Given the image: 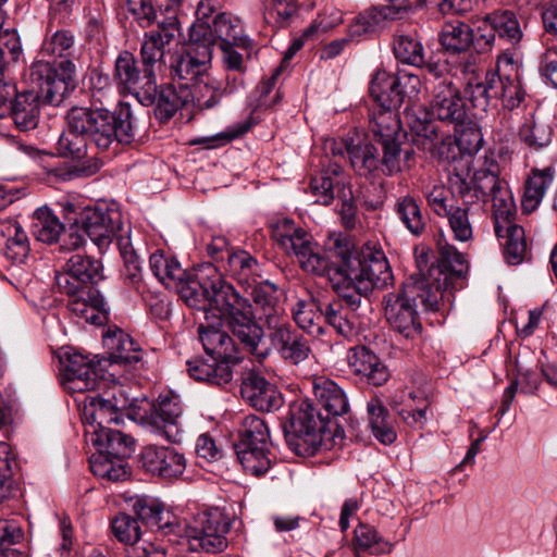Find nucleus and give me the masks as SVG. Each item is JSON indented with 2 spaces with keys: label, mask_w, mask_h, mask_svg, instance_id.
Listing matches in <instances>:
<instances>
[{
  "label": "nucleus",
  "mask_w": 557,
  "mask_h": 557,
  "mask_svg": "<svg viewBox=\"0 0 557 557\" xmlns=\"http://www.w3.org/2000/svg\"><path fill=\"white\" fill-rule=\"evenodd\" d=\"M0 246H3L4 256L17 263L24 262L30 250L25 231L13 220L0 223Z\"/></svg>",
  "instance_id": "39"
},
{
  "label": "nucleus",
  "mask_w": 557,
  "mask_h": 557,
  "mask_svg": "<svg viewBox=\"0 0 557 557\" xmlns=\"http://www.w3.org/2000/svg\"><path fill=\"white\" fill-rule=\"evenodd\" d=\"M554 181L552 166L533 168L524 180V214L535 211Z\"/></svg>",
  "instance_id": "40"
},
{
  "label": "nucleus",
  "mask_w": 557,
  "mask_h": 557,
  "mask_svg": "<svg viewBox=\"0 0 557 557\" xmlns=\"http://www.w3.org/2000/svg\"><path fill=\"white\" fill-rule=\"evenodd\" d=\"M324 306L315 299L298 300L292 312L297 325L312 336L323 334Z\"/></svg>",
  "instance_id": "46"
},
{
  "label": "nucleus",
  "mask_w": 557,
  "mask_h": 557,
  "mask_svg": "<svg viewBox=\"0 0 557 557\" xmlns=\"http://www.w3.org/2000/svg\"><path fill=\"white\" fill-rule=\"evenodd\" d=\"M149 264L154 276L166 286H177L186 276L181 263L163 251H156L149 258Z\"/></svg>",
  "instance_id": "49"
},
{
  "label": "nucleus",
  "mask_w": 557,
  "mask_h": 557,
  "mask_svg": "<svg viewBox=\"0 0 557 557\" xmlns=\"http://www.w3.org/2000/svg\"><path fill=\"white\" fill-rule=\"evenodd\" d=\"M61 363L63 384L69 391L84 393L104 384L99 363L79 352L67 354Z\"/></svg>",
  "instance_id": "21"
},
{
  "label": "nucleus",
  "mask_w": 557,
  "mask_h": 557,
  "mask_svg": "<svg viewBox=\"0 0 557 557\" xmlns=\"http://www.w3.org/2000/svg\"><path fill=\"white\" fill-rule=\"evenodd\" d=\"M250 296L259 319L265 322L268 329L284 321V309L278 300L276 285L263 281L252 288Z\"/></svg>",
  "instance_id": "34"
},
{
  "label": "nucleus",
  "mask_w": 557,
  "mask_h": 557,
  "mask_svg": "<svg viewBox=\"0 0 557 557\" xmlns=\"http://www.w3.org/2000/svg\"><path fill=\"white\" fill-rule=\"evenodd\" d=\"M103 280L99 260L73 255L55 274V284L69 297L67 308L87 323L102 325L108 321V310L103 297L95 287Z\"/></svg>",
  "instance_id": "4"
},
{
  "label": "nucleus",
  "mask_w": 557,
  "mask_h": 557,
  "mask_svg": "<svg viewBox=\"0 0 557 557\" xmlns=\"http://www.w3.org/2000/svg\"><path fill=\"white\" fill-rule=\"evenodd\" d=\"M178 24L177 16L171 14L158 21L156 29L145 33L140 47L143 66L156 72L157 66L165 63L164 57L169 46L175 39Z\"/></svg>",
  "instance_id": "22"
},
{
  "label": "nucleus",
  "mask_w": 557,
  "mask_h": 557,
  "mask_svg": "<svg viewBox=\"0 0 557 557\" xmlns=\"http://www.w3.org/2000/svg\"><path fill=\"white\" fill-rule=\"evenodd\" d=\"M67 131L58 140L62 157L83 159L87 146L109 150L131 144L137 135L136 120L128 103L121 102L114 111L103 108L74 107L66 113Z\"/></svg>",
  "instance_id": "1"
},
{
  "label": "nucleus",
  "mask_w": 557,
  "mask_h": 557,
  "mask_svg": "<svg viewBox=\"0 0 557 557\" xmlns=\"http://www.w3.org/2000/svg\"><path fill=\"white\" fill-rule=\"evenodd\" d=\"M189 41V45L175 54L170 63L172 77L184 82L181 86L187 87L202 82L208 76L212 60V50L208 46L193 39Z\"/></svg>",
  "instance_id": "19"
},
{
  "label": "nucleus",
  "mask_w": 557,
  "mask_h": 557,
  "mask_svg": "<svg viewBox=\"0 0 557 557\" xmlns=\"http://www.w3.org/2000/svg\"><path fill=\"white\" fill-rule=\"evenodd\" d=\"M462 73L469 75L465 83L463 92L472 107L486 112L491 99L500 98L504 108H519L522 100V84L520 79V62L513 50L504 51L496 63V73H486L482 78L476 74L475 58L470 55L460 64Z\"/></svg>",
  "instance_id": "5"
},
{
  "label": "nucleus",
  "mask_w": 557,
  "mask_h": 557,
  "mask_svg": "<svg viewBox=\"0 0 557 557\" xmlns=\"http://www.w3.org/2000/svg\"><path fill=\"white\" fill-rule=\"evenodd\" d=\"M86 420V436L99 453L114 459H125L132 455L135 441L131 435L111 429V423L94 422L91 419Z\"/></svg>",
  "instance_id": "25"
},
{
  "label": "nucleus",
  "mask_w": 557,
  "mask_h": 557,
  "mask_svg": "<svg viewBox=\"0 0 557 557\" xmlns=\"http://www.w3.org/2000/svg\"><path fill=\"white\" fill-rule=\"evenodd\" d=\"M310 190L317 197V202L324 206L332 203L335 197L341 202L339 215L346 228H354L357 223V206L350 183L346 180L343 169L337 163H331L310 181Z\"/></svg>",
  "instance_id": "14"
},
{
  "label": "nucleus",
  "mask_w": 557,
  "mask_h": 557,
  "mask_svg": "<svg viewBox=\"0 0 557 557\" xmlns=\"http://www.w3.org/2000/svg\"><path fill=\"white\" fill-rule=\"evenodd\" d=\"M107 357L98 360L101 370L107 367H132L141 360V348L121 329H108L102 336Z\"/></svg>",
  "instance_id": "26"
},
{
  "label": "nucleus",
  "mask_w": 557,
  "mask_h": 557,
  "mask_svg": "<svg viewBox=\"0 0 557 557\" xmlns=\"http://www.w3.org/2000/svg\"><path fill=\"white\" fill-rule=\"evenodd\" d=\"M486 22L492 25L499 38L519 42L521 38L520 23L512 11L502 10L488 13Z\"/></svg>",
  "instance_id": "58"
},
{
  "label": "nucleus",
  "mask_w": 557,
  "mask_h": 557,
  "mask_svg": "<svg viewBox=\"0 0 557 557\" xmlns=\"http://www.w3.org/2000/svg\"><path fill=\"white\" fill-rule=\"evenodd\" d=\"M75 51V37L71 30L59 29L47 34L41 45V52L45 55L62 59L53 69H58L62 61H71Z\"/></svg>",
  "instance_id": "50"
},
{
  "label": "nucleus",
  "mask_w": 557,
  "mask_h": 557,
  "mask_svg": "<svg viewBox=\"0 0 557 557\" xmlns=\"http://www.w3.org/2000/svg\"><path fill=\"white\" fill-rule=\"evenodd\" d=\"M394 210L406 226V228L416 236L421 235L426 227V220L422 214L421 208L412 196H403L397 198Z\"/></svg>",
  "instance_id": "52"
},
{
  "label": "nucleus",
  "mask_w": 557,
  "mask_h": 557,
  "mask_svg": "<svg viewBox=\"0 0 557 557\" xmlns=\"http://www.w3.org/2000/svg\"><path fill=\"white\" fill-rule=\"evenodd\" d=\"M230 528V515L224 508L213 507L197 513L185 536L191 550L215 554L227 547Z\"/></svg>",
  "instance_id": "15"
},
{
  "label": "nucleus",
  "mask_w": 557,
  "mask_h": 557,
  "mask_svg": "<svg viewBox=\"0 0 557 557\" xmlns=\"http://www.w3.org/2000/svg\"><path fill=\"white\" fill-rule=\"evenodd\" d=\"M271 446L234 447L246 473L260 476L270 470L273 458Z\"/></svg>",
  "instance_id": "48"
},
{
  "label": "nucleus",
  "mask_w": 557,
  "mask_h": 557,
  "mask_svg": "<svg viewBox=\"0 0 557 557\" xmlns=\"http://www.w3.org/2000/svg\"><path fill=\"white\" fill-rule=\"evenodd\" d=\"M394 411L412 430H422L433 417L430 400L421 393H409L401 404L393 405Z\"/></svg>",
  "instance_id": "38"
},
{
  "label": "nucleus",
  "mask_w": 557,
  "mask_h": 557,
  "mask_svg": "<svg viewBox=\"0 0 557 557\" xmlns=\"http://www.w3.org/2000/svg\"><path fill=\"white\" fill-rule=\"evenodd\" d=\"M388 14L384 8H370L359 13L350 22L347 36L351 41H361L381 28Z\"/></svg>",
  "instance_id": "47"
},
{
  "label": "nucleus",
  "mask_w": 557,
  "mask_h": 557,
  "mask_svg": "<svg viewBox=\"0 0 557 557\" xmlns=\"http://www.w3.org/2000/svg\"><path fill=\"white\" fill-rule=\"evenodd\" d=\"M182 413L183 407L177 396H160L158 404L147 414L146 423L153 435L178 443L183 434L180 422Z\"/></svg>",
  "instance_id": "20"
},
{
  "label": "nucleus",
  "mask_w": 557,
  "mask_h": 557,
  "mask_svg": "<svg viewBox=\"0 0 557 557\" xmlns=\"http://www.w3.org/2000/svg\"><path fill=\"white\" fill-rule=\"evenodd\" d=\"M269 331L271 345L284 360L298 364L309 357L311 352L309 342L286 321L270 327Z\"/></svg>",
  "instance_id": "29"
},
{
  "label": "nucleus",
  "mask_w": 557,
  "mask_h": 557,
  "mask_svg": "<svg viewBox=\"0 0 557 557\" xmlns=\"http://www.w3.org/2000/svg\"><path fill=\"white\" fill-rule=\"evenodd\" d=\"M156 73L143 66H137L136 58L129 51H122L114 62L113 81L123 91L137 97L141 103H150L154 95Z\"/></svg>",
  "instance_id": "16"
},
{
  "label": "nucleus",
  "mask_w": 557,
  "mask_h": 557,
  "mask_svg": "<svg viewBox=\"0 0 557 557\" xmlns=\"http://www.w3.org/2000/svg\"><path fill=\"white\" fill-rule=\"evenodd\" d=\"M133 510L137 521H140L148 528L158 530L170 528L169 522L162 523L164 510L154 499L147 497L138 498L133 505Z\"/></svg>",
  "instance_id": "61"
},
{
  "label": "nucleus",
  "mask_w": 557,
  "mask_h": 557,
  "mask_svg": "<svg viewBox=\"0 0 557 557\" xmlns=\"http://www.w3.org/2000/svg\"><path fill=\"white\" fill-rule=\"evenodd\" d=\"M221 310L216 313L225 321L234 341L250 354H257L263 339V330L257 322L249 300L243 297L234 287H224L215 298Z\"/></svg>",
  "instance_id": "9"
},
{
  "label": "nucleus",
  "mask_w": 557,
  "mask_h": 557,
  "mask_svg": "<svg viewBox=\"0 0 557 557\" xmlns=\"http://www.w3.org/2000/svg\"><path fill=\"white\" fill-rule=\"evenodd\" d=\"M493 202L494 231L508 265L522 263V226L517 222V208L505 187L490 198Z\"/></svg>",
  "instance_id": "12"
},
{
  "label": "nucleus",
  "mask_w": 557,
  "mask_h": 557,
  "mask_svg": "<svg viewBox=\"0 0 557 557\" xmlns=\"http://www.w3.org/2000/svg\"><path fill=\"white\" fill-rule=\"evenodd\" d=\"M436 262L438 275H443L444 277L443 282H441V277H434V281H436L434 286L440 284L445 297L448 295L447 288L453 284V280L465 276L468 272L469 264L466 257L459 252L456 247L448 244L440 245ZM431 284L433 285V283Z\"/></svg>",
  "instance_id": "36"
},
{
  "label": "nucleus",
  "mask_w": 557,
  "mask_h": 557,
  "mask_svg": "<svg viewBox=\"0 0 557 557\" xmlns=\"http://www.w3.org/2000/svg\"><path fill=\"white\" fill-rule=\"evenodd\" d=\"M66 231L67 228L48 207H41L35 211L32 233L37 240L49 245L60 243V248L65 250L62 247V239Z\"/></svg>",
  "instance_id": "41"
},
{
  "label": "nucleus",
  "mask_w": 557,
  "mask_h": 557,
  "mask_svg": "<svg viewBox=\"0 0 557 557\" xmlns=\"http://www.w3.org/2000/svg\"><path fill=\"white\" fill-rule=\"evenodd\" d=\"M17 462L8 443L0 442V503L9 498L14 490L13 474Z\"/></svg>",
  "instance_id": "63"
},
{
  "label": "nucleus",
  "mask_w": 557,
  "mask_h": 557,
  "mask_svg": "<svg viewBox=\"0 0 557 557\" xmlns=\"http://www.w3.org/2000/svg\"><path fill=\"white\" fill-rule=\"evenodd\" d=\"M114 536L121 543L135 545L141 536V528L135 516L120 512L111 520Z\"/></svg>",
  "instance_id": "64"
},
{
  "label": "nucleus",
  "mask_w": 557,
  "mask_h": 557,
  "mask_svg": "<svg viewBox=\"0 0 557 557\" xmlns=\"http://www.w3.org/2000/svg\"><path fill=\"white\" fill-rule=\"evenodd\" d=\"M30 78L37 89L18 92L11 115L16 127L29 132L38 126L40 104L58 107L77 86V70L71 61H62L53 69L47 61H37L30 66Z\"/></svg>",
  "instance_id": "3"
},
{
  "label": "nucleus",
  "mask_w": 557,
  "mask_h": 557,
  "mask_svg": "<svg viewBox=\"0 0 557 557\" xmlns=\"http://www.w3.org/2000/svg\"><path fill=\"white\" fill-rule=\"evenodd\" d=\"M271 446L270 431L263 419L250 414L243 419L239 437L234 447Z\"/></svg>",
  "instance_id": "51"
},
{
  "label": "nucleus",
  "mask_w": 557,
  "mask_h": 557,
  "mask_svg": "<svg viewBox=\"0 0 557 557\" xmlns=\"http://www.w3.org/2000/svg\"><path fill=\"white\" fill-rule=\"evenodd\" d=\"M430 108L433 116L453 125H462L468 117L459 89L448 79L434 85Z\"/></svg>",
  "instance_id": "24"
},
{
  "label": "nucleus",
  "mask_w": 557,
  "mask_h": 557,
  "mask_svg": "<svg viewBox=\"0 0 557 557\" xmlns=\"http://www.w3.org/2000/svg\"><path fill=\"white\" fill-rule=\"evenodd\" d=\"M333 156L349 157L350 165L359 175H368L375 171L380 164L376 148L368 143L355 144L352 139H333L329 146Z\"/></svg>",
  "instance_id": "31"
},
{
  "label": "nucleus",
  "mask_w": 557,
  "mask_h": 557,
  "mask_svg": "<svg viewBox=\"0 0 557 557\" xmlns=\"http://www.w3.org/2000/svg\"><path fill=\"white\" fill-rule=\"evenodd\" d=\"M336 263L357 281V288L371 293L374 288H385L393 283L389 263L382 250L367 249L361 256L352 255L348 248L338 247Z\"/></svg>",
  "instance_id": "11"
},
{
  "label": "nucleus",
  "mask_w": 557,
  "mask_h": 557,
  "mask_svg": "<svg viewBox=\"0 0 557 557\" xmlns=\"http://www.w3.org/2000/svg\"><path fill=\"white\" fill-rule=\"evenodd\" d=\"M312 392L317 405L310 399L293 403L288 421L283 425L288 447L302 457L314 455L321 447L329 448L324 436L330 418L349 410L347 395L334 381L315 377Z\"/></svg>",
  "instance_id": "2"
},
{
  "label": "nucleus",
  "mask_w": 557,
  "mask_h": 557,
  "mask_svg": "<svg viewBox=\"0 0 557 557\" xmlns=\"http://www.w3.org/2000/svg\"><path fill=\"white\" fill-rule=\"evenodd\" d=\"M176 287L186 305L202 311L205 321H209L211 318H216V313L221 310L215 304L218 294L224 287L234 286L223 281L215 273V268L208 264L194 274H186Z\"/></svg>",
  "instance_id": "13"
},
{
  "label": "nucleus",
  "mask_w": 557,
  "mask_h": 557,
  "mask_svg": "<svg viewBox=\"0 0 557 557\" xmlns=\"http://www.w3.org/2000/svg\"><path fill=\"white\" fill-rule=\"evenodd\" d=\"M347 361L354 373L366 377L374 386H381L388 380L389 372L386 366L364 346L350 348Z\"/></svg>",
  "instance_id": "33"
},
{
  "label": "nucleus",
  "mask_w": 557,
  "mask_h": 557,
  "mask_svg": "<svg viewBox=\"0 0 557 557\" xmlns=\"http://www.w3.org/2000/svg\"><path fill=\"white\" fill-rule=\"evenodd\" d=\"M298 11L297 0H263L262 14L267 24L282 28L289 24Z\"/></svg>",
  "instance_id": "57"
},
{
  "label": "nucleus",
  "mask_w": 557,
  "mask_h": 557,
  "mask_svg": "<svg viewBox=\"0 0 557 557\" xmlns=\"http://www.w3.org/2000/svg\"><path fill=\"white\" fill-rule=\"evenodd\" d=\"M187 372L190 377L199 382L212 385H225L233 379V369L226 362L214 360L213 363L197 358L186 362Z\"/></svg>",
  "instance_id": "43"
},
{
  "label": "nucleus",
  "mask_w": 557,
  "mask_h": 557,
  "mask_svg": "<svg viewBox=\"0 0 557 557\" xmlns=\"http://www.w3.org/2000/svg\"><path fill=\"white\" fill-rule=\"evenodd\" d=\"M440 42L451 54L467 52L473 44V28L460 20L448 21L442 27Z\"/></svg>",
  "instance_id": "42"
},
{
  "label": "nucleus",
  "mask_w": 557,
  "mask_h": 557,
  "mask_svg": "<svg viewBox=\"0 0 557 557\" xmlns=\"http://www.w3.org/2000/svg\"><path fill=\"white\" fill-rule=\"evenodd\" d=\"M106 394L107 397H88L89 408L85 409L86 419L99 423L120 424L123 421V412L131 406V398L117 385H113Z\"/></svg>",
  "instance_id": "28"
},
{
  "label": "nucleus",
  "mask_w": 557,
  "mask_h": 557,
  "mask_svg": "<svg viewBox=\"0 0 557 557\" xmlns=\"http://www.w3.org/2000/svg\"><path fill=\"white\" fill-rule=\"evenodd\" d=\"M484 168L476 170L471 178L474 197L483 201L490 200L505 188L498 178L499 168L494 159L485 158Z\"/></svg>",
  "instance_id": "45"
},
{
  "label": "nucleus",
  "mask_w": 557,
  "mask_h": 557,
  "mask_svg": "<svg viewBox=\"0 0 557 557\" xmlns=\"http://www.w3.org/2000/svg\"><path fill=\"white\" fill-rule=\"evenodd\" d=\"M63 211L70 224L62 239V247L66 250L78 249L84 245L85 236H88L103 251L110 246L116 232L122 230L121 213L104 205L85 208L79 218L70 216L75 212L73 203L63 205Z\"/></svg>",
  "instance_id": "7"
},
{
  "label": "nucleus",
  "mask_w": 557,
  "mask_h": 557,
  "mask_svg": "<svg viewBox=\"0 0 557 557\" xmlns=\"http://www.w3.org/2000/svg\"><path fill=\"white\" fill-rule=\"evenodd\" d=\"M222 320L220 317L211 318L198 326V334L205 351L219 362L228 366L237 364L243 360L242 352L227 332L219 329Z\"/></svg>",
  "instance_id": "23"
},
{
  "label": "nucleus",
  "mask_w": 557,
  "mask_h": 557,
  "mask_svg": "<svg viewBox=\"0 0 557 557\" xmlns=\"http://www.w3.org/2000/svg\"><path fill=\"white\" fill-rule=\"evenodd\" d=\"M457 133L455 144L460 152L472 156L483 146V134L479 125L467 117L462 125H454Z\"/></svg>",
  "instance_id": "59"
},
{
  "label": "nucleus",
  "mask_w": 557,
  "mask_h": 557,
  "mask_svg": "<svg viewBox=\"0 0 557 557\" xmlns=\"http://www.w3.org/2000/svg\"><path fill=\"white\" fill-rule=\"evenodd\" d=\"M89 463L92 473L99 478L117 482L127 476L123 459H114L111 456L99 453L90 457Z\"/></svg>",
  "instance_id": "60"
},
{
  "label": "nucleus",
  "mask_w": 557,
  "mask_h": 557,
  "mask_svg": "<svg viewBox=\"0 0 557 557\" xmlns=\"http://www.w3.org/2000/svg\"><path fill=\"white\" fill-rule=\"evenodd\" d=\"M199 41L211 50L215 44H233L248 51L253 48L252 40L244 34L242 20L228 12L216 13L209 32L200 36Z\"/></svg>",
  "instance_id": "27"
},
{
  "label": "nucleus",
  "mask_w": 557,
  "mask_h": 557,
  "mask_svg": "<svg viewBox=\"0 0 557 557\" xmlns=\"http://www.w3.org/2000/svg\"><path fill=\"white\" fill-rule=\"evenodd\" d=\"M324 322L330 324L339 335L350 338L356 334L357 317L348 312L344 305L333 301L324 305Z\"/></svg>",
  "instance_id": "55"
},
{
  "label": "nucleus",
  "mask_w": 557,
  "mask_h": 557,
  "mask_svg": "<svg viewBox=\"0 0 557 557\" xmlns=\"http://www.w3.org/2000/svg\"><path fill=\"white\" fill-rule=\"evenodd\" d=\"M417 299H420L426 310L437 311L444 299V292L440 284L434 286L425 277L410 276L400 289L388 293L383 298L387 322L406 338H414L422 330Z\"/></svg>",
  "instance_id": "6"
},
{
  "label": "nucleus",
  "mask_w": 557,
  "mask_h": 557,
  "mask_svg": "<svg viewBox=\"0 0 557 557\" xmlns=\"http://www.w3.org/2000/svg\"><path fill=\"white\" fill-rule=\"evenodd\" d=\"M153 100L150 103H143L144 106L154 104V115L161 122L170 121L177 110L187 106L194 99V94L187 86H180L175 88L172 85L162 86L158 89L156 83Z\"/></svg>",
  "instance_id": "32"
},
{
  "label": "nucleus",
  "mask_w": 557,
  "mask_h": 557,
  "mask_svg": "<svg viewBox=\"0 0 557 557\" xmlns=\"http://www.w3.org/2000/svg\"><path fill=\"white\" fill-rule=\"evenodd\" d=\"M430 113L422 107L405 110V122L412 134V143L432 156L449 158L445 150L449 151L454 146L450 136L440 135L436 125L430 120Z\"/></svg>",
  "instance_id": "17"
},
{
  "label": "nucleus",
  "mask_w": 557,
  "mask_h": 557,
  "mask_svg": "<svg viewBox=\"0 0 557 557\" xmlns=\"http://www.w3.org/2000/svg\"><path fill=\"white\" fill-rule=\"evenodd\" d=\"M240 394L251 407L260 411H274L283 405V396L277 388L255 372L243 381Z\"/></svg>",
  "instance_id": "30"
},
{
  "label": "nucleus",
  "mask_w": 557,
  "mask_h": 557,
  "mask_svg": "<svg viewBox=\"0 0 557 557\" xmlns=\"http://www.w3.org/2000/svg\"><path fill=\"white\" fill-rule=\"evenodd\" d=\"M138 461L145 472L166 481L182 478L187 467L183 451L174 446L156 444L145 446Z\"/></svg>",
  "instance_id": "18"
},
{
  "label": "nucleus",
  "mask_w": 557,
  "mask_h": 557,
  "mask_svg": "<svg viewBox=\"0 0 557 557\" xmlns=\"http://www.w3.org/2000/svg\"><path fill=\"white\" fill-rule=\"evenodd\" d=\"M273 239L288 256H294L302 271L323 276L335 261L338 248L326 253L314 242L312 235L294 221L284 219L276 223L272 232Z\"/></svg>",
  "instance_id": "8"
},
{
  "label": "nucleus",
  "mask_w": 557,
  "mask_h": 557,
  "mask_svg": "<svg viewBox=\"0 0 557 557\" xmlns=\"http://www.w3.org/2000/svg\"><path fill=\"white\" fill-rule=\"evenodd\" d=\"M336 261L329 267L327 272L323 276H327L334 290L345 302L344 307L348 312L354 313L362 302L363 297L369 293L360 292L357 288V281L347 272L342 271Z\"/></svg>",
  "instance_id": "37"
},
{
  "label": "nucleus",
  "mask_w": 557,
  "mask_h": 557,
  "mask_svg": "<svg viewBox=\"0 0 557 557\" xmlns=\"http://www.w3.org/2000/svg\"><path fill=\"white\" fill-rule=\"evenodd\" d=\"M377 84H392L396 86L397 90L391 98H384V101L389 108H396V111L401 107L405 101L414 102L419 99V94L422 88V82L416 74L408 72H400L397 75L391 73H380L375 78Z\"/></svg>",
  "instance_id": "35"
},
{
  "label": "nucleus",
  "mask_w": 557,
  "mask_h": 557,
  "mask_svg": "<svg viewBox=\"0 0 557 557\" xmlns=\"http://www.w3.org/2000/svg\"><path fill=\"white\" fill-rule=\"evenodd\" d=\"M354 542L356 550L372 555L389 554L394 549V544L384 540L373 527L362 523L355 530Z\"/></svg>",
  "instance_id": "56"
},
{
  "label": "nucleus",
  "mask_w": 557,
  "mask_h": 557,
  "mask_svg": "<svg viewBox=\"0 0 557 557\" xmlns=\"http://www.w3.org/2000/svg\"><path fill=\"white\" fill-rule=\"evenodd\" d=\"M371 131L382 146L380 163L384 174L393 176L413 166L414 151L409 145L404 146L406 134L397 114H375Z\"/></svg>",
  "instance_id": "10"
},
{
  "label": "nucleus",
  "mask_w": 557,
  "mask_h": 557,
  "mask_svg": "<svg viewBox=\"0 0 557 557\" xmlns=\"http://www.w3.org/2000/svg\"><path fill=\"white\" fill-rule=\"evenodd\" d=\"M395 58L406 64L420 67L425 63L424 48L416 34H401L394 38Z\"/></svg>",
  "instance_id": "53"
},
{
  "label": "nucleus",
  "mask_w": 557,
  "mask_h": 557,
  "mask_svg": "<svg viewBox=\"0 0 557 557\" xmlns=\"http://www.w3.org/2000/svg\"><path fill=\"white\" fill-rule=\"evenodd\" d=\"M369 425L374 437L384 445L392 444L396 437V431L387 408L381 399L372 398L367 404Z\"/></svg>",
  "instance_id": "44"
},
{
  "label": "nucleus",
  "mask_w": 557,
  "mask_h": 557,
  "mask_svg": "<svg viewBox=\"0 0 557 557\" xmlns=\"http://www.w3.org/2000/svg\"><path fill=\"white\" fill-rule=\"evenodd\" d=\"M443 216L447 218L449 230L455 240L468 243L473 237V225L466 206H450L449 211Z\"/></svg>",
  "instance_id": "62"
},
{
  "label": "nucleus",
  "mask_w": 557,
  "mask_h": 557,
  "mask_svg": "<svg viewBox=\"0 0 557 557\" xmlns=\"http://www.w3.org/2000/svg\"><path fill=\"white\" fill-rule=\"evenodd\" d=\"M227 265L231 275L240 284L250 285L260 273L258 261L244 250L228 253Z\"/></svg>",
  "instance_id": "54"
}]
</instances>
